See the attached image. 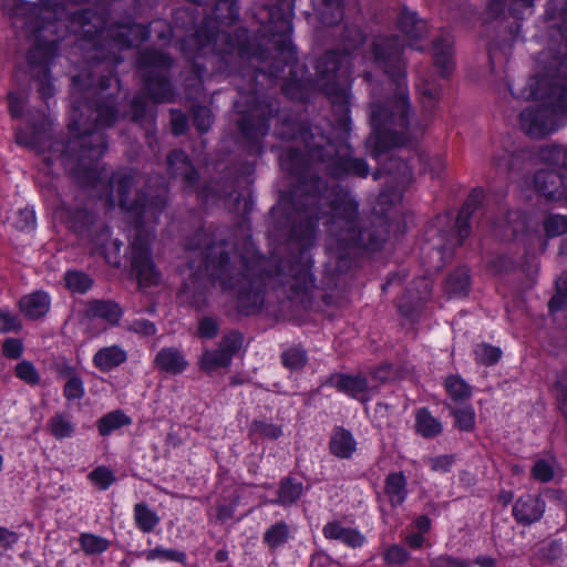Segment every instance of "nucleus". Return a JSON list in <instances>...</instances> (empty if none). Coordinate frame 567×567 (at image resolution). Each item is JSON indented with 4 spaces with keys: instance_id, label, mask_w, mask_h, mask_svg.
<instances>
[{
    "instance_id": "59",
    "label": "nucleus",
    "mask_w": 567,
    "mask_h": 567,
    "mask_svg": "<svg viewBox=\"0 0 567 567\" xmlns=\"http://www.w3.org/2000/svg\"><path fill=\"white\" fill-rule=\"evenodd\" d=\"M556 399L557 409L564 420L567 421V369L563 368L550 388Z\"/></svg>"
},
{
    "instance_id": "45",
    "label": "nucleus",
    "mask_w": 567,
    "mask_h": 567,
    "mask_svg": "<svg viewBox=\"0 0 567 567\" xmlns=\"http://www.w3.org/2000/svg\"><path fill=\"white\" fill-rule=\"evenodd\" d=\"M280 362L286 370L300 372L308 364L309 354L301 343L292 344L281 351Z\"/></svg>"
},
{
    "instance_id": "12",
    "label": "nucleus",
    "mask_w": 567,
    "mask_h": 567,
    "mask_svg": "<svg viewBox=\"0 0 567 567\" xmlns=\"http://www.w3.org/2000/svg\"><path fill=\"white\" fill-rule=\"evenodd\" d=\"M321 145L312 151V159L322 165L324 173L337 181L349 178L364 179L370 175L365 158L355 157L352 146L344 140L319 137Z\"/></svg>"
},
{
    "instance_id": "63",
    "label": "nucleus",
    "mask_w": 567,
    "mask_h": 567,
    "mask_svg": "<svg viewBox=\"0 0 567 567\" xmlns=\"http://www.w3.org/2000/svg\"><path fill=\"white\" fill-rule=\"evenodd\" d=\"M87 478L100 491H107L116 481L114 472L105 465L93 468Z\"/></svg>"
},
{
    "instance_id": "60",
    "label": "nucleus",
    "mask_w": 567,
    "mask_h": 567,
    "mask_svg": "<svg viewBox=\"0 0 567 567\" xmlns=\"http://www.w3.org/2000/svg\"><path fill=\"white\" fill-rule=\"evenodd\" d=\"M416 90L420 95L423 111L427 114H432L440 101V87L434 83L422 82L417 84Z\"/></svg>"
},
{
    "instance_id": "16",
    "label": "nucleus",
    "mask_w": 567,
    "mask_h": 567,
    "mask_svg": "<svg viewBox=\"0 0 567 567\" xmlns=\"http://www.w3.org/2000/svg\"><path fill=\"white\" fill-rule=\"evenodd\" d=\"M218 29L214 25L213 21H200V25L194 33L182 37L176 41V47L189 62L190 73L198 81H203L207 73L206 65L199 61L204 55V51L209 47H215L218 40Z\"/></svg>"
},
{
    "instance_id": "47",
    "label": "nucleus",
    "mask_w": 567,
    "mask_h": 567,
    "mask_svg": "<svg viewBox=\"0 0 567 567\" xmlns=\"http://www.w3.org/2000/svg\"><path fill=\"white\" fill-rule=\"evenodd\" d=\"M291 537L289 525L285 520H278L270 525L262 535V544L274 553L285 546Z\"/></svg>"
},
{
    "instance_id": "3",
    "label": "nucleus",
    "mask_w": 567,
    "mask_h": 567,
    "mask_svg": "<svg viewBox=\"0 0 567 567\" xmlns=\"http://www.w3.org/2000/svg\"><path fill=\"white\" fill-rule=\"evenodd\" d=\"M298 184L302 194L291 195L289 205L272 207L270 216L277 229H289V250L296 251L291 255L289 265L293 278L291 290L300 295L316 286L312 249L320 220L324 215L321 200L328 190V183L318 174H311L309 169L298 177Z\"/></svg>"
},
{
    "instance_id": "39",
    "label": "nucleus",
    "mask_w": 567,
    "mask_h": 567,
    "mask_svg": "<svg viewBox=\"0 0 567 567\" xmlns=\"http://www.w3.org/2000/svg\"><path fill=\"white\" fill-rule=\"evenodd\" d=\"M305 487L302 482L291 475L281 477L278 484L277 497L271 502L274 505L290 507L302 497Z\"/></svg>"
},
{
    "instance_id": "36",
    "label": "nucleus",
    "mask_w": 567,
    "mask_h": 567,
    "mask_svg": "<svg viewBox=\"0 0 567 567\" xmlns=\"http://www.w3.org/2000/svg\"><path fill=\"white\" fill-rule=\"evenodd\" d=\"M382 175H388L401 186H406L412 181V167L409 161L390 156L386 162L373 173V179L378 181Z\"/></svg>"
},
{
    "instance_id": "55",
    "label": "nucleus",
    "mask_w": 567,
    "mask_h": 567,
    "mask_svg": "<svg viewBox=\"0 0 567 567\" xmlns=\"http://www.w3.org/2000/svg\"><path fill=\"white\" fill-rule=\"evenodd\" d=\"M197 21L198 14L195 10L177 8L172 13L173 28L184 31V37L195 32V30L200 25Z\"/></svg>"
},
{
    "instance_id": "11",
    "label": "nucleus",
    "mask_w": 567,
    "mask_h": 567,
    "mask_svg": "<svg viewBox=\"0 0 567 567\" xmlns=\"http://www.w3.org/2000/svg\"><path fill=\"white\" fill-rule=\"evenodd\" d=\"M174 64V58L163 50L147 47L138 51L136 69L141 73L143 90L154 104L175 101L177 93L171 76Z\"/></svg>"
},
{
    "instance_id": "57",
    "label": "nucleus",
    "mask_w": 567,
    "mask_h": 567,
    "mask_svg": "<svg viewBox=\"0 0 567 567\" xmlns=\"http://www.w3.org/2000/svg\"><path fill=\"white\" fill-rule=\"evenodd\" d=\"M138 556H144L147 561L159 560L185 564L187 560V555L185 551L174 548H164L162 546L144 550L140 553Z\"/></svg>"
},
{
    "instance_id": "10",
    "label": "nucleus",
    "mask_w": 567,
    "mask_h": 567,
    "mask_svg": "<svg viewBox=\"0 0 567 567\" xmlns=\"http://www.w3.org/2000/svg\"><path fill=\"white\" fill-rule=\"evenodd\" d=\"M135 184V175L132 169H117L110 177V185L115 187L117 204L124 215L131 220L135 228H143L146 223V215L157 220L168 205L166 193H152L140 188L133 198L130 197Z\"/></svg>"
},
{
    "instance_id": "44",
    "label": "nucleus",
    "mask_w": 567,
    "mask_h": 567,
    "mask_svg": "<svg viewBox=\"0 0 567 567\" xmlns=\"http://www.w3.org/2000/svg\"><path fill=\"white\" fill-rule=\"evenodd\" d=\"M133 422L132 417L127 415L123 410L116 409L105 413L96 421V429L102 437L110 436L117 430L131 425Z\"/></svg>"
},
{
    "instance_id": "30",
    "label": "nucleus",
    "mask_w": 567,
    "mask_h": 567,
    "mask_svg": "<svg viewBox=\"0 0 567 567\" xmlns=\"http://www.w3.org/2000/svg\"><path fill=\"white\" fill-rule=\"evenodd\" d=\"M383 493L392 509L401 507L410 494L409 482L404 472L392 471L388 473L383 482Z\"/></svg>"
},
{
    "instance_id": "28",
    "label": "nucleus",
    "mask_w": 567,
    "mask_h": 567,
    "mask_svg": "<svg viewBox=\"0 0 567 567\" xmlns=\"http://www.w3.org/2000/svg\"><path fill=\"white\" fill-rule=\"evenodd\" d=\"M186 249L196 251L205 250V264L206 269L209 272L208 257L210 255H217L220 250H228V243L225 239L216 241L213 234L204 226L197 228L186 239Z\"/></svg>"
},
{
    "instance_id": "4",
    "label": "nucleus",
    "mask_w": 567,
    "mask_h": 567,
    "mask_svg": "<svg viewBox=\"0 0 567 567\" xmlns=\"http://www.w3.org/2000/svg\"><path fill=\"white\" fill-rule=\"evenodd\" d=\"M296 251L290 250V255ZM291 256L288 260L278 259L269 262L265 257L249 258L245 255L240 256L241 269L238 274L234 272V264L231 262L230 251L220 250L217 255H210L209 277L217 282L221 290L234 291V308L239 317H252L259 315L265 306L267 285L271 280H278L284 284L286 269H288L291 278H293L289 268ZM313 287H311L307 295ZM293 295L295 292L290 290ZM296 296H298L296 293Z\"/></svg>"
},
{
    "instance_id": "52",
    "label": "nucleus",
    "mask_w": 567,
    "mask_h": 567,
    "mask_svg": "<svg viewBox=\"0 0 567 567\" xmlns=\"http://www.w3.org/2000/svg\"><path fill=\"white\" fill-rule=\"evenodd\" d=\"M537 156L543 163L558 167L559 172L567 169V148L561 145H544Z\"/></svg>"
},
{
    "instance_id": "49",
    "label": "nucleus",
    "mask_w": 567,
    "mask_h": 567,
    "mask_svg": "<svg viewBox=\"0 0 567 567\" xmlns=\"http://www.w3.org/2000/svg\"><path fill=\"white\" fill-rule=\"evenodd\" d=\"M48 431L58 441L70 439L75 434L76 424L64 412H58L48 421Z\"/></svg>"
},
{
    "instance_id": "1",
    "label": "nucleus",
    "mask_w": 567,
    "mask_h": 567,
    "mask_svg": "<svg viewBox=\"0 0 567 567\" xmlns=\"http://www.w3.org/2000/svg\"><path fill=\"white\" fill-rule=\"evenodd\" d=\"M546 18L557 32L555 42L539 54L542 71L528 81L526 99L538 103L523 109L518 115L522 132L533 138L543 140L555 133L567 116V2L551 0L547 4Z\"/></svg>"
},
{
    "instance_id": "37",
    "label": "nucleus",
    "mask_w": 567,
    "mask_h": 567,
    "mask_svg": "<svg viewBox=\"0 0 567 567\" xmlns=\"http://www.w3.org/2000/svg\"><path fill=\"white\" fill-rule=\"evenodd\" d=\"M127 360V352L117 344L100 348L92 358L93 365L103 373H109Z\"/></svg>"
},
{
    "instance_id": "2",
    "label": "nucleus",
    "mask_w": 567,
    "mask_h": 567,
    "mask_svg": "<svg viewBox=\"0 0 567 567\" xmlns=\"http://www.w3.org/2000/svg\"><path fill=\"white\" fill-rule=\"evenodd\" d=\"M371 54L375 66L395 85L393 93L370 103L372 156L378 158L411 142L414 112L406 84L403 48L399 39L389 37L374 41Z\"/></svg>"
},
{
    "instance_id": "48",
    "label": "nucleus",
    "mask_w": 567,
    "mask_h": 567,
    "mask_svg": "<svg viewBox=\"0 0 567 567\" xmlns=\"http://www.w3.org/2000/svg\"><path fill=\"white\" fill-rule=\"evenodd\" d=\"M63 282L72 295H85L94 286L92 276L79 269H68L63 275Z\"/></svg>"
},
{
    "instance_id": "43",
    "label": "nucleus",
    "mask_w": 567,
    "mask_h": 567,
    "mask_svg": "<svg viewBox=\"0 0 567 567\" xmlns=\"http://www.w3.org/2000/svg\"><path fill=\"white\" fill-rule=\"evenodd\" d=\"M310 161L315 162L309 157L306 148L303 152L298 147H288L280 155L282 168L288 171L290 174L297 175V177L310 169Z\"/></svg>"
},
{
    "instance_id": "24",
    "label": "nucleus",
    "mask_w": 567,
    "mask_h": 567,
    "mask_svg": "<svg viewBox=\"0 0 567 567\" xmlns=\"http://www.w3.org/2000/svg\"><path fill=\"white\" fill-rule=\"evenodd\" d=\"M322 385L333 388L339 393L363 403L369 400L367 396L370 389L369 380L362 373L333 372L327 377Z\"/></svg>"
},
{
    "instance_id": "46",
    "label": "nucleus",
    "mask_w": 567,
    "mask_h": 567,
    "mask_svg": "<svg viewBox=\"0 0 567 567\" xmlns=\"http://www.w3.org/2000/svg\"><path fill=\"white\" fill-rule=\"evenodd\" d=\"M445 291L452 297H466L471 286V275L466 267H457L445 278Z\"/></svg>"
},
{
    "instance_id": "58",
    "label": "nucleus",
    "mask_w": 567,
    "mask_h": 567,
    "mask_svg": "<svg viewBox=\"0 0 567 567\" xmlns=\"http://www.w3.org/2000/svg\"><path fill=\"white\" fill-rule=\"evenodd\" d=\"M474 360L484 367H493L499 362L503 351L499 347L487 342H481L474 348Z\"/></svg>"
},
{
    "instance_id": "56",
    "label": "nucleus",
    "mask_w": 567,
    "mask_h": 567,
    "mask_svg": "<svg viewBox=\"0 0 567 567\" xmlns=\"http://www.w3.org/2000/svg\"><path fill=\"white\" fill-rule=\"evenodd\" d=\"M79 544L86 556L101 555L111 546L109 539L93 533H81Z\"/></svg>"
},
{
    "instance_id": "42",
    "label": "nucleus",
    "mask_w": 567,
    "mask_h": 567,
    "mask_svg": "<svg viewBox=\"0 0 567 567\" xmlns=\"http://www.w3.org/2000/svg\"><path fill=\"white\" fill-rule=\"evenodd\" d=\"M415 433L421 437L430 440L443 433V424L440 419L432 415L429 408H419L414 412Z\"/></svg>"
},
{
    "instance_id": "6",
    "label": "nucleus",
    "mask_w": 567,
    "mask_h": 567,
    "mask_svg": "<svg viewBox=\"0 0 567 567\" xmlns=\"http://www.w3.org/2000/svg\"><path fill=\"white\" fill-rule=\"evenodd\" d=\"M330 207L333 213L331 234L340 250L342 264L349 251L378 252L384 247L389 237V227L385 224L371 223L360 226L359 203L351 193L343 187H334L331 193Z\"/></svg>"
},
{
    "instance_id": "23",
    "label": "nucleus",
    "mask_w": 567,
    "mask_h": 567,
    "mask_svg": "<svg viewBox=\"0 0 567 567\" xmlns=\"http://www.w3.org/2000/svg\"><path fill=\"white\" fill-rule=\"evenodd\" d=\"M51 122L43 112L28 116L24 127L17 132V143L43 152L50 142Z\"/></svg>"
},
{
    "instance_id": "54",
    "label": "nucleus",
    "mask_w": 567,
    "mask_h": 567,
    "mask_svg": "<svg viewBox=\"0 0 567 567\" xmlns=\"http://www.w3.org/2000/svg\"><path fill=\"white\" fill-rule=\"evenodd\" d=\"M450 415L454 419V427L461 432H473L476 426V413L472 404H465L454 408L450 411Z\"/></svg>"
},
{
    "instance_id": "40",
    "label": "nucleus",
    "mask_w": 567,
    "mask_h": 567,
    "mask_svg": "<svg viewBox=\"0 0 567 567\" xmlns=\"http://www.w3.org/2000/svg\"><path fill=\"white\" fill-rule=\"evenodd\" d=\"M357 450V442L352 433L342 427L336 426L329 441L330 453L341 460L350 458Z\"/></svg>"
},
{
    "instance_id": "19",
    "label": "nucleus",
    "mask_w": 567,
    "mask_h": 567,
    "mask_svg": "<svg viewBox=\"0 0 567 567\" xmlns=\"http://www.w3.org/2000/svg\"><path fill=\"white\" fill-rule=\"evenodd\" d=\"M296 0H277V3L269 7L268 20L259 28V32L264 35H280L279 47L286 49V52L291 55L292 48L290 47V35H292L293 25V10Z\"/></svg>"
},
{
    "instance_id": "14",
    "label": "nucleus",
    "mask_w": 567,
    "mask_h": 567,
    "mask_svg": "<svg viewBox=\"0 0 567 567\" xmlns=\"http://www.w3.org/2000/svg\"><path fill=\"white\" fill-rule=\"evenodd\" d=\"M260 38L268 44H272L275 49V55L267 65L264 73L271 80H278L284 78L286 70L288 75L284 79L281 84L282 93L290 100L306 101L308 99L307 83L302 76L299 75V70L307 71L306 66L299 64V58L297 47L293 44L290 38V47L292 48L291 56L286 52V49L280 50L279 40L280 35H264V32H259Z\"/></svg>"
},
{
    "instance_id": "64",
    "label": "nucleus",
    "mask_w": 567,
    "mask_h": 567,
    "mask_svg": "<svg viewBox=\"0 0 567 567\" xmlns=\"http://www.w3.org/2000/svg\"><path fill=\"white\" fill-rule=\"evenodd\" d=\"M14 375L31 386L38 385L41 381L39 371L29 360H22L17 363L14 367Z\"/></svg>"
},
{
    "instance_id": "61",
    "label": "nucleus",
    "mask_w": 567,
    "mask_h": 567,
    "mask_svg": "<svg viewBox=\"0 0 567 567\" xmlns=\"http://www.w3.org/2000/svg\"><path fill=\"white\" fill-rule=\"evenodd\" d=\"M557 291L548 301V312L555 319L567 307V271L563 270L557 280Z\"/></svg>"
},
{
    "instance_id": "29",
    "label": "nucleus",
    "mask_w": 567,
    "mask_h": 567,
    "mask_svg": "<svg viewBox=\"0 0 567 567\" xmlns=\"http://www.w3.org/2000/svg\"><path fill=\"white\" fill-rule=\"evenodd\" d=\"M19 311L28 320H39L51 309V296L44 290H35L22 296L18 301Z\"/></svg>"
},
{
    "instance_id": "18",
    "label": "nucleus",
    "mask_w": 567,
    "mask_h": 567,
    "mask_svg": "<svg viewBox=\"0 0 567 567\" xmlns=\"http://www.w3.org/2000/svg\"><path fill=\"white\" fill-rule=\"evenodd\" d=\"M130 270L140 288L156 287L161 282L162 274L154 262L150 239L141 233L131 243Z\"/></svg>"
},
{
    "instance_id": "5",
    "label": "nucleus",
    "mask_w": 567,
    "mask_h": 567,
    "mask_svg": "<svg viewBox=\"0 0 567 567\" xmlns=\"http://www.w3.org/2000/svg\"><path fill=\"white\" fill-rule=\"evenodd\" d=\"M83 106L90 111L93 121L87 127H83L79 120L69 123L72 137L64 154L74 162L70 173L76 183L82 187H95L102 174L100 161L109 147L105 130L113 127L120 118L118 96L96 92L84 96Z\"/></svg>"
},
{
    "instance_id": "21",
    "label": "nucleus",
    "mask_w": 567,
    "mask_h": 567,
    "mask_svg": "<svg viewBox=\"0 0 567 567\" xmlns=\"http://www.w3.org/2000/svg\"><path fill=\"white\" fill-rule=\"evenodd\" d=\"M534 2L535 0H509L507 4V11L515 21L507 25L508 38L503 39L501 43L495 41L488 42L487 58L488 64L492 69L495 66V58L498 50L502 51L504 55L511 53L522 29L520 20L524 19V16L527 11L532 13Z\"/></svg>"
},
{
    "instance_id": "8",
    "label": "nucleus",
    "mask_w": 567,
    "mask_h": 567,
    "mask_svg": "<svg viewBox=\"0 0 567 567\" xmlns=\"http://www.w3.org/2000/svg\"><path fill=\"white\" fill-rule=\"evenodd\" d=\"M240 18V6L238 0H216L213 7L212 16H206L202 21L210 20L214 25L219 29L220 25H235ZM224 41V48L220 52L219 62L225 65L220 66L225 73L230 74L233 70L229 66V59L234 52L244 60L255 59L259 62H266L270 58V51L266 43L261 42V38L250 37L247 28H238L234 34L220 32ZM258 37L260 33L258 32Z\"/></svg>"
},
{
    "instance_id": "53",
    "label": "nucleus",
    "mask_w": 567,
    "mask_h": 567,
    "mask_svg": "<svg viewBox=\"0 0 567 567\" xmlns=\"http://www.w3.org/2000/svg\"><path fill=\"white\" fill-rule=\"evenodd\" d=\"M233 359L225 354L219 347L214 350H205L199 358V369L206 373H210L220 368H228Z\"/></svg>"
},
{
    "instance_id": "32",
    "label": "nucleus",
    "mask_w": 567,
    "mask_h": 567,
    "mask_svg": "<svg viewBox=\"0 0 567 567\" xmlns=\"http://www.w3.org/2000/svg\"><path fill=\"white\" fill-rule=\"evenodd\" d=\"M322 534L326 539L338 540L353 549L362 547L367 542L365 536L359 529L344 527L339 520L328 522L322 528Z\"/></svg>"
},
{
    "instance_id": "27",
    "label": "nucleus",
    "mask_w": 567,
    "mask_h": 567,
    "mask_svg": "<svg viewBox=\"0 0 567 567\" xmlns=\"http://www.w3.org/2000/svg\"><path fill=\"white\" fill-rule=\"evenodd\" d=\"M398 29L405 35L409 47L421 50L417 42L426 37L429 28L427 22L421 19L416 11L410 10L406 6L400 10Z\"/></svg>"
},
{
    "instance_id": "13",
    "label": "nucleus",
    "mask_w": 567,
    "mask_h": 567,
    "mask_svg": "<svg viewBox=\"0 0 567 567\" xmlns=\"http://www.w3.org/2000/svg\"><path fill=\"white\" fill-rule=\"evenodd\" d=\"M246 107L240 110L237 128L245 142L248 154L260 156L264 152V140L270 130V121L279 113V109L267 97L256 94L246 101Z\"/></svg>"
},
{
    "instance_id": "34",
    "label": "nucleus",
    "mask_w": 567,
    "mask_h": 567,
    "mask_svg": "<svg viewBox=\"0 0 567 567\" xmlns=\"http://www.w3.org/2000/svg\"><path fill=\"white\" fill-rule=\"evenodd\" d=\"M433 63L441 78L447 79L454 69L453 40L450 35H440L433 40Z\"/></svg>"
},
{
    "instance_id": "35",
    "label": "nucleus",
    "mask_w": 567,
    "mask_h": 567,
    "mask_svg": "<svg viewBox=\"0 0 567 567\" xmlns=\"http://www.w3.org/2000/svg\"><path fill=\"white\" fill-rule=\"evenodd\" d=\"M426 305V299L419 291L405 289L396 300L398 313L411 323L420 321Z\"/></svg>"
},
{
    "instance_id": "50",
    "label": "nucleus",
    "mask_w": 567,
    "mask_h": 567,
    "mask_svg": "<svg viewBox=\"0 0 567 567\" xmlns=\"http://www.w3.org/2000/svg\"><path fill=\"white\" fill-rule=\"evenodd\" d=\"M133 518L136 528L144 534L152 533L161 520L157 513L151 509L145 502H140L134 505Z\"/></svg>"
},
{
    "instance_id": "26",
    "label": "nucleus",
    "mask_w": 567,
    "mask_h": 567,
    "mask_svg": "<svg viewBox=\"0 0 567 567\" xmlns=\"http://www.w3.org/2000/svg\"><path fill=\"white\" fill-rule=\"evenodd\" d=\"M545 508L546 504L540 496L524 494L515 501L512 515L518 525L526 527L539 522Z\"/></svg>"
},
{
    "instance_id": "22",
    "label": "nucleus",
    "mask_w": 567,
    "mask_h": 567,
    "mask_svg": "<svg viewBox=\"0 0 567 567\" xmlns=\"http://www.w3.org/2000/svg\"><path fill=\"white\" fill-rule=\"evenodd\" d=\"M485 195L482 187L473 188L464 204L462 205L452 227V238L446 239V233L440 231V235L453 247H461L472 233L471 218L477 212L484 202Z\"/></svg>"
},
{
    "instance_id": "41",
    "label": "nucleus",
    "mask_w": 567,
    "mask_h": 567,
    "mask_svg": "<svg viewBox=\"0 0 567 567\" xmlns=\"http://www.w3.org/2000/svg\"><path fill=\"white\" fill-rule=\"evenodd\" d=\"M58 41H47L37 39L34 45L27 53V61L30 66L50 68L49 63L56 56Z\"/></svg>"
},
{
    "instance_id": "20",
    "label": "nucleus",
    "mask_w": 567,
    "mask_h": 567,
    "mask_svg": "<svg viewBox=\"0 0 567 567\" xmlns=\"http://www.w3.org/2000/svg\"><path fill=\"white\" fill-rule=\"evenodd\" d=\"M96 216L94 213L86 208H74L69 212L68 227L80 239L87 240L99 249H105L107 241L111 237V229L109 226H102L94 234V225Z\"/></svg>"
},
{
    "instance_id": "62",
    "label": "nucleus",
    "mask_w": 567,
    "mask_h": 567,
    "mask_svg": "<svg viewBox=\"0 0 567 567\" xmlns=\"http://www.w3.org/2000/svg\"><path fill=\"white\" fill-rule=\"evenodd\" d=\"M192 116L193 125L200 135L208 133L215 122L212 110L206 105H194L192 107Z\"/></svg>"
},
{
    "instance_id": "17",
    "label": "nucleus",
    "mask_w": 567,
    "mask_h": 567,
    "mask_svg": "<svg viewBox=\"0 0 567 567\" xmlns=\"http://www.w3.org/2000/svg\"><path fill=\"white\" fill-rule=\"evenodd\" d=\"M274 133L281 141L302 144L311 159L312 151L322 144L319 137L327 136L319 126H312L308 120L290 112L279 116Z\"/></svg>"
},
{
    "instance_id": "15",
    "label": "nucleus",
    "mask_w": 567,
    "mask_h": 567,
    "mask_svg": "<svg viewBox=\"0 0 567 567\" xmlns=\"http://www.w3.org/2000/svg\"><path fill=\"white\" fill-rule=\"evenodd\" d=\"M167 165L168 173L175 178H181L183 192L185 194L196 193L198 199L203 203L230 198L235 194V186L230 190H221L209 182L199 185V172L189 155L183 150H172L167 154Z\"/></svg>"
},
{
    "instance_id": "51",
    "label": "nucleus",
    "mask_w": 567,
    "mask_h": 567,
    "mask_svg": "<svg viewBox=\"0 0 567 567\" xmlns=\"http://www.w3.org/2000/svg\"><path fill=\"white\" fill-rule=\"evenodd\" d=\"M443 386L454 403H462L472 396V386L460 374H449Z\"/></svg>"
},
{
    "instance_id": "9",
    "label": "nucleus",
    "mask_w": 567,
    "mask_h": 567,
    "mask_svg": "<svg viewBox=\"0 0 567 567\" xmlns=\"http://www.w3.org/2000/svg\"><path fill=\"white\" fill-rule=\"evenodd\" d=\"M347 56L337 50H329L318 58L315 69L320 90L330 100L338 124L344 131L351 130V70L344 65Z\"/></svg>"
},
{
    "instance_id": "7",
    "label": "nucleus",
    "mask_w": 567,
    "mask_h": 567,
    "mask_svg": "<svg viewBox=\"0 0 567 567\" xmlns=\"http://www.w3.org/2000/svg\"><path fill=\"white\" fill-rule=\"evenodd\" d=\"M111 12L105 6L78 9L70 14V21L81 28V40L106 60L105 48L109 41L123 49H132L135 42H146L151 38L150 24L138 23L133 17L110 22Z\"/></svg>"
},
{
    "instance_id": "25",
    "label": "nucleus",
    "mask_w": 567,
    "mask_h": 567,
    "mask_svg": "<svg viewBox=\"0 0 567 567\" xmlns=\"http://www.w3.org/2000/svg\"><path fill=\"white\" fill-rule=\"evenodd\" d=\"M533 183L536 193L548 203L567 199L565 172L538 169L534 174Z\"/></svg>"
},
{
    "instance_id": "31",
    "label": "nucleus",
    "mask_w": 567,
    "mask_h": 567,
    "mask_svg": "<svg viewBox=\"0 0 567 567\" xmlns=\"http://www.w3.org/2000/svg\"><path fill=\"white\" fill-rule=\"evenodd\" d=\"M86 317L90 319H100L111 327L120 324L124 311L122 306L111 299H91L85 306Z\"/></svg>"
},
{
    "instance_id": "38",
    "label": "nucleus",
    "mask_w": 567,
    "mask_h": 567,
    "mask_svg": "<svg viewBox=\"0 0 567 567\" xmlns=\"http://www.w3.org/2000/svg\"><path fill=\"white\" fill-rule=\"evenodd\" d=\"M318 21L326 27H336L344 18V0H311Z\"/></svg>"
},
{
    "instance_id": "33",
    "label": "nucleus",
    "mask_w": 567,
    "mask_h": 567,
    "mask_svg": "<svg viewBox=\"0 0 567 567\" xmlns=\"http://www.w3.org/2000/svg\"><path fill=\"white\" fill-rule=\"evenodd\" d=\"M189 362L175 347H164L155 355L154 367L166 374L179 375L186 371Z\"/></svg>"
}]
</instances>
